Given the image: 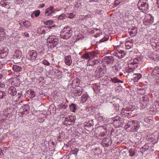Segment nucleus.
Returning <instances> with one entry per match:
<instances>
[{"label":"nucleus","instance_id":"obj_50","mask_svg":"<svg viewBox=\"0 0 159 159\" xmlns=\"http://www.w3.org/2000/svg\"><path fill=\"white\" fill-rule=\"evenodd\" d=\"M53 23V21L52 20H48L46 21H45L44 22V24L47 25H52Z\"/></svg>","mask_w":159,"mask_h":159},{"label":"nucleus","instance_id":"obj_10","mask_svg":"<svg viewBox=\"0 0 159 159\" xmlns=\"http://www.w3.org/2000/svg\"><path fill=\"white\" fill-rule=\"evenodd\" d=\"M132 110L129 107H127L125 108H123L121 111V114L124 116L128 117L131 115L132 114Z\"/></svg>","mask_w":159,"mask_h":159},{"label":"nucleus","instance_id":"obj_37","mask_svg":"<svg viewBox=\"0 0 159 159\" xmlns=\"http://www.w3.org/2000/svg\"><path fill=\"white\" fill-rule=\"evenodd\" d=\"M52 70L57 76H59L61 75L62 73L60 70L54 68Z\"/></svg>","mask_w":159,"mask_h":159},{"label":"nucleus","instance_id":"obj_60","mask_svg":"<svg viewBox=\"0 0 159 159\" xmlns=\"http://www.w3.org/2000/svg\"><path fill=\"white\" fill-rule=\"evenodd\" d=\"M1 5L2 6V7H6V6L7 5V2H1Z\"/></svg>","mask_w":159,"mask_h":159},{"label":"nucleus","instance_id":"obj_32","mask_svg":"<svg viewBox=\"0 0 159 159\" xmlns=\"http://www.w3.org/2000/svg\"><path fill=\"white\" fill-rule=\"evenodd\" d=\"M21 52L19 51H17L16 52L14 55V57L15 58L20 59L21 56Z\"/></svg>","mask_w":159,"mask_h":159},{"label":"nucleus","instance_id":"obj_33","mask_svg":"<svg viewBox=\"0 0 159 159\" xmlns=\"http://www.w3.org/2000/svg\"><path fill=\"white\" fill-rule=\"evenodd\" d=\"M27 93L29 95V97L31 98H33L36 95V93L32 89L28 90Z\"/></svg>","mask_w":159,"mask_h":159},{"label":"nucleus","instance_id":"obj_44","mask_svg":"<svg viewBox=\"0 0 159 159\" xmlns=\"http://www.w3.org/2000/svg\"><path fill=\"white\" fill-rule=\"evenodd\" d=\"M91 15L90 14H88L85 16H80V19H81V18L82 17L81 20H82L84 19H86L88 18H89L91 17Z\"/></svg>","mask_w":159,"mask_h":159},{"label":"nucleus","instance_id":"obj_19","mask_svg":"<svg viewBox=\"0 0 159 159\" xmlns=\"http://www.w3.org/2000/svg\"><path fill=\"white\" fill-rule=\"evenodd\" d=\"M8 93L12 96L16 95L17 94L16 89L14 87L11 86L9 88L8 91Z\"/></svg>","mask_w":159,"mask_h":159},{"label":"nucleus","instance_id":"obj_49","mask_svg":"<svg viewBox=\"0 0 159 159\" xmlns=\"http://www.w3.org/2000/svg\"><path fill=\"white\" fill-rule=\"evenodd\" d=\"M38 120L39 122L42 123L44 120V118L42 117L41 115H39L38 116Z\"/></svg>","mask_w":159,"mask_h":159},{"label":"nucleus","instance_id":"obj_28","mask_svg":"<svg viewBox=\"0 0 159 159\" xmlns=\"http://www.w3.org/2000/svg\"><path fill=\"white\" fill-rule=\"evenodd\" d=\"M89 98L88 95L87 93L84 94L82 95L81 99L82 103H84L87 101Z\"/></svg>","mask_w":159,"mask_h":159},{"label":"nucleus","instance_id":"obj_15","mask_svg":"<svg viewBox=\"0 0 159 159\" xmlns=\"http://www.w3.org/2000/svg\"><path fill=\"white\" fill-rule=\"evenodd\" d=\"M8 50L7 48H2L0 50V58L2 59L6 57L8 54Z\"/></svg>","mask_w":159,"mask_h":159},{"label":"nucleus","instance_id":"obj_26","mask_svg":"<svg viewBox=\"0 0 159 159\" xmlns=\"http://www.w3.org/2000/svg\"><path fill=\"white\" fill-rule=\"evenodd\" d=\"M106 79L107 81V83H109L110 81H111L113 83L115 84L118 83V79L116 77L111 78L110 80L107 78Z\"/></svg>","mask_w":159,"mask_h":159},{"label":"nucleus","instance_id":"obj_24","mask_svg":"<svg viewBox=\"0 0 159 159\" xmlns=\"http://www.w3.org/2000/svg\"><path fill=\"white\" fill-rule=\"evenodd\" d=\"M121 69L120 66L119 64H116L112 67V70L115 73L118 72Z\"/></svg>","mask_w":159,"mask_h":159},{"label":"nucleus","instance_id":"obj_25","mask_svg":"<svg viewBox=\"0 0 159 159\" xmlns=\"http://www.w3.org/2000/svg\"><path fill=\"white\" fill-rule=\"evenodd\" d=\"M12 68L13 70L16 72H19L22 70L21 67L17 65H13L12 66Z\"/></svg>","mask_w":159,"mask_h":159},{"label":"nucleus","instance_id":"obj_52","mask_svg":"<svg viewBox=\"0 0 159 159\" xmlns=\"http://www.w3.org/2000/svg\"><path fill=\"white\" fill-rule=\"evenodd\" d=\"M68 107V105L67 104L64 103V104H62L61 105V107L60 108L61 109H66Z\"/></svg>","mask_w":159,"mask_h":159},{"label":"nucleus","instance_id":"obj_61","mask_svg":"<svg viewBox=\"0 0 159 159\" xmlns=\"http://www.w3.org/2000/svg\"><path fill=\"white\" fill-rule=\"evenodd\" d=\"M146 151V149L145 148H144L143 147L141 149V151L142 152H145Z\"/></svg>","mask_w":159,"mask_h":159},{"label":"nucleus","instance_id":"obj_48","mask_svg":"<svg viewBox=\"0 0 159 159\" xmlns=\"http://www.w3.org/2000/svg\"><path fill=\"white\" fill-rule=\"evenodd\" d=\"M66 17H68L70 18H73L74 15L73 13H67L66 14Z\"/></svg>","mask_w":159,"mask_h":159},{"label":"nucleus","instance_id":"obj_47","mask_svg":"<svg viewBox=\"0 0 159 159\" xmlns=\"http://www.w3.org/2000/svg\"><path fill=\"white\" fill-rule=\"evenodd\" d=\"M6 96V93L4 92L0 91V99L5 98Z\"/></svg>","mask_w":159,"mask_h":159},{"label":"nucleus","instance_id":"obj_46","mask_svg":"<svg viewBox=\"0 0 159 159\" xmlns=\"http://www.w3.org/2000/svg\"><path fill=\"white\" fill-rule=\"evenodd\" d=\"M66 14L64 13H62L58 17L57 19L59 20H61L65 19L66 17Z\"/></svg>","mask_w":159,"mask_h":159},{"label":"nucleus","instance_id":"obj_4","mask_svg":"<svg viewBox=\"0 0 159 159\" xmlns=\"http://www.w3.org/2000/svg\"><path fill=\"white\" fill-rule=\"evenodd\" d=\"M72 31L68 26H65L61 31L60 35L61 38L68 39L71 36Z\"/></svg>","mask_w":159,"mask_h":159},{"label":"nucleus","instance_id":"obj_34","mask_svg":"<svg viewBox=\"0 0 159 159\" xmlns=\"http://www.w3.org/2000/svg\"><path fill=\"white\" fill-rule=\"evenodd\" d=\"M22 111H21L23 114H26L28 112L29 107L26 105L22 107Z\"/></svg>","mask_w":159,"mask_h":159},{"label":"nucleus","instance_id":"obj_58","mask_svg":"<svg viewBox=\"0 0 159 159\" xmlns=\"http://www.w3.org/2000/svg\"><path fill=\"white\" fill-rule=\"evenodd\" d=\"M126 43H128V42H130V44H131V43L132 44L133 43V39L129 38L126 40Z\"/></svg>","mask_w":159,"mask_h":159},{"label":"nucleus","instance_id":"obj_53","mask_svg":"<svg viewBox=\"0 0 159 159\" xmlns=\"http://www.w3.org/2000/svg\"><path fill=\"white\" fill-rule=\"evenodd\" d=\"M42 63L44 65L47 66H48L50 64L49 62L46 60H43L42 61Z\"/></svg>","mask_w":159,"mask_h":159},{"label":"nucleus","instance_id":"obj_40","mask_svg":"<svg viewBox=\"0 0 159 159\" xmlns=\"http://www.w3.org/2000/svg\"><path fill=\"white\" fill-rule=\"evenodd\" d=\"M159 70V68L158 67H155L154 70H153L152 72V76L154 77V76H156V74H157V70Z\"/></svg>","mask_w":159,"mask_h":159},{"label":"nucleus","instance_id":"obj_23","mask_svg":"<svg viewBox=\"0 0 159 159\" xmlns=\"http://www.w3.org/2000/svg\"><path fill=\"white\" fill-rule=\"evenodd\" d=\"M146 21L150 24H152L154 21L153 17L150 15H147L146 17Z\"/></svg>","mask_w":159,"mask_h":159},{"label":"nucleus","instance_id":"obj_20","mask_svg":"<svg viewBox=\"0 0 159 159\" xmlns=\"http://www.w3.org/2000/svg\"><path fill=\"white\" fill-rule=\"evenodd\" d=\"M101 88L100 85L98 84H94L93 87V89L94 92L96 93L97 94L99 93Z\"/></svg>","mask_w":159,"mask_h":159},{"label":"nucleus","instance_id":"obj_36","mask_svg":"<svg viewBox=\"0 0 159 159\" xmlns=\"http://www.w3.org/2000/svg\"><path fill=\"white\" fill-rule=\"evenodd\" d=\"M135 68H134V67L132 66L131 65H128L127 68L126 69V72L128 73H130L133 72Z\"/></svg>","mask_w":159,"mask_h":159},{"label":"nucleus","instance_id":"obj_16","mask_svg":"<svg viewBox=\"0 0 159 159\" xmlns=\"http://www.w3.org/2000/svg\"><path fill=\"white\" fill-rule=\"evenodd\" d=\"M149 98L147 95H145L143 97L141 100L140 102L143 105V107H146L148 103Z\"/></svg>","mask_w":159,"mask_h":159},{"label":"nucleus","instance_id":"obj_35","mask_svg":"<svg viewBox=\"0 0 159 159\" xmlns=\"http://www.w3.org/2000/svg\"><path fill=\"white\" fill-rule=\"evenodd\" d=\"M70 110L71 111L75 112L77 108V105L74 103H72L69 106Z\"/></svg>","mask_w":159,"mask_h":159},{"label":"nucleus","instance_id":"obj_11","mask_svg":"<svg viewBox=\"0 0 159 159\" xmlns=\"http://www.w3.org/2000/svg\"><path fill=\"white\" fill-rule=\"evenodd\" d=\"M56 11L53 6H51L45 10V15L46 16H51L53 15Z\"/></svg>","mask_w":159,"mask_h":159},{"label":"nucleus","instance_id":"obj_8","mask_svg":"<svg viewBox=\"0 0 159 159\" xmlns=\"http://www.w3.org/2000/svg\"><path fill=\"white\" fill-rule=\"evenodd\" d=\"M38 54L36 51L34 50H32L29 51L27 55V58L28 59L32 61H33L35 60H37Z\"/></svg>","mask_w":159,"mask_h":159},{"label":"nucleus","instance_id":"obj_56","mask_svg":"<svg viewBox=\"0 0 159 159\" xmlns=\"http://www.w3.org/2000/svg\"><path fill=\"white\" fill-rule=\"evenodd\" d=\"M132 44H130V45L128 44V43H125L126 48L129 49L132 46Z\"/></svg>","mask_w":159,"mask_h":159},{"label":"nucleus","instance_id":"obj_27","mask_svg":"<svg viewBox=\"0 0 159 159\" xmlns=\"http://www.w3.org/2000/svg\"><path fill=\"white\" fill-rule=\"evenodd\" d=\"M134 80L135 82L138 81L142 77L140 74H135L133 75Z\"/></svg>","mask_w":159,"mask_h":159},{"label":"nucleus","instance_id":"obj_30","mask_svg":"<svg viewBox=\"0 0 159 159\" xmlns=\"http://www.w3.org/2000/svg\"><path fill=\"white\" fill-rule=\"evenodd\" d=\"M122 119L119 117L117 116L115 118H113L112 120L114 124L118 123L119 125L121 124L120 121Z\"/></svg>","mask_w":159,"mask_h":159},{"label":"nucleus","instance_id":"obj_6","mask_svg":"<svg viewBox=\"0 0 159 159\" xmlns=\"http://www.w3.org/2000/svg\"><path fill=\"white\" fill-rule=\"evenodd\" d=\"M114 60V58L112 56H106L103 57L102 60H101L100 62L101 63H103L105 66L106 65H108L110 66L112 64Z\"/></svg>","mask_w":159,"mask_h":159},{"label":"nucleus","instance_id":"obj_54","mask_svg":"<svg viewBox=\"0 0 159 159\" xmlns=\"http://www.w3.org/2000/svg\"><path fill=\"white\" fill-rule=\"evenodd\" d=\"M122 0H115L114 2V5L116 6H117L119 5L121 2Z\"/></svg>","mask_w":159,"mask_h":159},{"label":"nucleus","instance_id":"obj_31","mask_svg":"<svg viewBox=\"0 0 159 159\" xmlns=\"http://www.w3.org/2000/svg\"><path fill=\"white\" fill-rule=\"evenodd\" d=\"M22 93L20 92L18 93V94L14 98V99H15V101L17 102L22 99L23 96L22 95Z\"/></svg>","mask_w":159,"mask_h":159},{"label":"nucleus","instance_id":"obj_12","mask_svg":"<svg viewBox=\"0 0 159 159\" xmlns=\"http://www.w3.org/2000/svg\"><path fill=\"white\" fill-rule=\"evenodd\" d=\"M94 36L96 38L98 37H100V40H99L100 42H102L108 40L109 39V36L107 34H102L101 33H98L95 34Z\"/></svg>","mask_w":159,"mask_h":159},{"label":"nucleus","instance_id":"obj_43","mask_svg":"<svg viewBox=\"0 0 159 159\" xmlns=\"http://www.w3.org/2000/svg\"><path fill=\"white\" fill-rule=\"evenodd\" d=\"M151 142L152 144H154L156 143L158 141V137L155 138H152L150 139Z\"/></svg>","mask_w":159,"mask_h":159},{"label":"nucleus","instance_id":"obj_14","mask_svg":"<svg viewBox=\"0 0 159 159\" xmlns=\"http://www.w3.org/2000/svg\"><path fill=\"white\" fill-rule=\"evenodd\" d=\"M101 142L103 147H107L111 144L112 140L110 138H106L103 139Z\"/></svg>","mask_w":159,"mask_h":159},{"label":"nucleus","instance_id":"obj_57","mask_svg":"<svg viewBox=\"0 0 159 159\" xmlns=\"http://www.w3.org/2000/svg\"><path fill=\"white\" fill-rule=\"evenodd\" d=\"M5 85L0 82V91L2 90L4 88Z\"/></svg>","mask_w":159,"mask_h":159},{"label":"nucleus","instance_id":"obj_38","mask_svg":"<svg viewBox=\"0 0 159 159\" xmlns=\"http://www.w3.org/2000/svg\"><path fill=\"white\" fill-rule=\"evenodd\" d=\"M74 118L75 117L74 116L70 115L68 117H66L65 120L66 121H70L73 122L75 121Z\"/></svg>","mask_w":159,"mask_h":159},{"label":"nucleus","instance_id":"obj_22","mask_svg":"<svg viewBox=\"0 0 159 159\" xmlns=\"http://www.w3.org/2000/svg\"><path fill=\"white\" fill-rule=\"evenodd\" d=\"M129 33L131 36H134L136 35L137 33V30L134 27H133L131 29H129Z\"/></svg>","mask_w":159,"mask_h":159},{"label":"nucleus","instance_id":"obj_64","mask_svg":"<svg viewBox=\"0 0 159 159\" xmlns=\"http://www.w3.org/2000/svg\"><path fill=\"white\" fill-rule=\"evenodd\" d=\"M157 7L159 8V0H157Z\"/></svg>","mask_w":159,"mask_h":159},{"label":"nucleus","instance_id":"obj_1","mask_svg":"<svg viewBox=\"0 0 159 159\" xmlns=\"http://www.w3.org/2000/svg\"><path fill=\"white\" fill-rule=\"evenodd\" d=\"M99 53L96 51H92L88 52L83 54L82 58L85 59H88L91 58H92L89 59L88 61L87 64L88 66H93L94 65H97L98 63H101V60L100 59L95 60L93 58L97 57V55L99 54Z\"/></svg>","mask_w":159,"mask_h":159},{"label":"nucleus","instance_id":"obj_21","mask_svg":"<svg viewBox=\"0 0 159 159\" xmlns=\"http://www.w3.org/2000/svg\"><path fill=\"white\" fill-rule=\"evenodd\" d=\"M20 24L21 26L25 27L26 28H29L31 25L30 22L27 20L21 21L20 23Z\"/></svg>","mask_w":159,"mask_h":159},{"label":"nucleus","instance_id":"obj_17","mask_svg":"<svg viewBox=\"0 0 159 159\" xmlns=\"http://www.w3.org/2000/svg\"><path fill=\"white\" fill-rule=\"evenodd\" d=\"M83 91L82 87L78 86L74 91V95L75 96H79L81 95Z\"/></svg>","mask_w":159,"mask_h":159},{"label":"nucleus","instance_id":"obj_3","mask_svg":"<svg viewBox=\"0 0 159 159\" xmlns=\"http://www.w3.org/2000/svg\"><path fill=\"white\" fill-rule=\"evenodd\" d=\"M139 9L141 12L145 13L148 12L149 9V4L147 0H140L138 3Z\"/></svg>","mask_w":159,"mask_h":159},{"label":"nucleus","instance_id":"obj_9","mask_svg":"<svg viewBox=\"0 0 159 159\" xmlns=\"http://www.w3.org/2000/svg\"><path fill=\"white\" fill-rule=\"evenodd\" d=\"M58 41V39L54 36H49L47 40V42L48 43L52 44V47L53 48L57 45Z\"/></svg>","mask_w":159,"mask_h":159},{"label":"nucleus","instance_id":"obj_59","mask_svg":"<svg viewBox=\"0 0 159 159\" xmlns=\"http://www.w3.org/2000/svg\"><path fill=\"white\" fill-rule=\"evenodd\" d=\"M155 82L157 84H159V76H157V78L155 79Z\"/></svg>","mask_w":159,"mask_h":159},{"label":"nucleus","instance_id":"obj_29","mask_svg":"<svg viewBox=\"0 0 159 159\" xmlns=\"http://www.w3.org/2000/svg\"><path fill=\"white\" fill-rule=\"evenodd\" d=\"M45 28H46L45 27L43 26L39 28L37 30V33L40 34H44Z\"/></svg>","mask_w":159,"mask_h":159},{"label":"nucleus","instance_id":"obj_42","mask_svg":"<svg viewBox=\"0 0 159 159\" xmlns=\"http://www.w3.org/2000/svg\"><path fill=\"white\" fill-rule=\"evenodd\" d=\"M129 155L130 156L133 157L135 155V152L134 149L131 148L129 151Z\"/></svg>","mask_w":159,"mask_h":159},{"label":"nucleus","instance_id":"obj_5","mask_svg":"<svg viewBox=\"0 0 159 159\" xmlns=\"http://www.w3.org/2000/svg\"><path fill=\"white\" fill-rule=\"evenodd\" d=\"M107 68L105 66H98L96 69L94 73V76L97 78H100L104 75L106 72Z\"/></svg>","mask_w":159,"mask_h":159},{"label":"nucleus","instance_id":"obj_55","mask_svg":"<svg viewBox=\"0 0 159 159\" xmlns=\"http://www.w3.org/2000/svg\"><path fill=\"white\" fill-rule=\"evenodd\" d=\"M71 150V151H74L73 154H74L76 156L79 150L76 148H75V149H74V148H72Z\"/></svg>","mask_w":159,"mask_h":159},{"label":"nucleus","instance_id":"obj_51","mask_svg":"<svg viewBox=\"0 0 159 159\" xmlns=\"http://www.w3.org/2000/svg\"><path fill=\"white\" fill-rule=\"evenodd\" d=\"M5 30L2 27L0 26V35H2L3 36L5 35Z\"/></svg>","mask_w":159,"mask_h":159},{"label":"nucleus","instance_id":"obj_7","mask_svg":"<svg viewBox=\"0 0 159 159\" xmlns=\"http://www.w3.org/2000/svg\"><path fill=\"white\" fill-rule=\"evenodd\" d=\"M142 61V58L140 57H137L136 58H133L130 60L128 62V65L133 66L134 68H136L139 63H140Z\"/></svg>","mask_w":159,"mask_h":159},{"label":"nucleus","instance_id":"obj_18","mask_svg":"<svg viewBox=\"0 0 159 159\" xmlns=\"http://www.w3.org/2000/svg\"><path fill=\"white\" fill-rule=\"evenodd\" d=\"M65 63L68 66H70L72 63V60L70 55L66 56L64 57Z\"/></svg>","mask_w":159,"mask_h":159},{"label":"nucleus","instance_id":"obj_39","mask_svg":"<svg viewBox=\"0 0 159 159\" xmlns=\"http://www.w3.org/2000/svg\"><path fill=\"white\" fill-rule=\"evenodd\" d=\"M113 108L115 110V112L118 111L119 110V105L118 104L114 103L113 105Z\"/></svg>","mask_w":159,"mask_h":159},{"label":"nucleus","instance_id":"obj_13","mask_svg":"<svg viewBox=\"0 0 159 159\" xmlns=\"http://www.w3.org/2000/svg\"><path fill=\"white\" fill-rule=\"evenodd\" d=\"M112 54L119 59H121L124 57L126 54L125 52L121 50L113 51Z\"/></svg>","mask_w":159,"mask_h":159},{"label":"nucleus","instance_id":"obj_41","mask_svg":"<svg viewBox=\"0 0 159 159\" xmlns=\"http://www.w3.org/2000/svg\"><path fill=\"white\" fill-rule=\"evenodd\" d=\"M40 11L39 10H37L33 12L31 16L32 15H34L35 17H37L38 16L40 15Z\"/></svg>","mask_w":159,"mask_h":159},{"label":"nucleus","instance_id":"obj_2","mask_svg":"<svg viewBox=\"0 0 159 159\" xmlns=\"http://www.w3.org/2000/svg\"><path fill=\"white\" fill-rule=\"evenodd\" d=\"M139 128V123L136 120L129 121L125 126V129L127 131L136 132Z\"/></svg>","mask_w":159,"mask_h":159},{"label":"nucleus","instance_id":"obj_63","mask_svg":"<svg viewBox=\"0 0 159 159\" xmlns=\"http://www.w3.org/2000/svg\"><path fill=\"white\" fill-rule=\"evenodd\" d=\"M24 35L26 37H28L29 36V34L27 32H25L24 33Z\"/></svg>","mask_w":159,"mask_h":159},{"label":"nucleus","instance_id":"obj_62","mask_svg":"<svg viewBox=\"0 0 159 159\" xmlns=\"http://www.w3.org/2000/svg\"><path fill=\"white\" fill-rule=\"evenodd\" d=\"M157 59H155V58L153 57H150L151 59L154 60H159V57L158 56H156Z\"/></svg>","mask_w":159,"mask_h":159},{"label":"nucleus","instance_id":"obj_45","mask_svg":"<svg viewBox=\"0 0 159 159\" xmlns=\"http://www.w3.org/2000/svg\"><path fill=\"white\" fill-rule=\"evenodd\" d=\"M80 3L78 2H76L74 5L73 8L74 10H77L80 7Z\"/></svg>","mask_w":159,"mask_h":159}]
</instances>
